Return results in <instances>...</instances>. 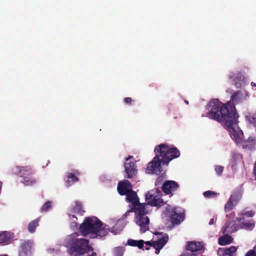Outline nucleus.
Instances as JSON below:
<instances>
[{
    "mask_svg": "<svg viewBox=\"0 0 256 256\" xmlns=\"http://www.w3.org/2000/svg\"><path fill=\"white\" fill-rule=\"evenodd\" d=\"M10 240L5 232L0 234V244L8 242Z\"/></svg>",
    "mask_w": 256,
    "mask_h": 256,
    "instance_id": "bb28decb",
    "label": "nucleus"
},
{
    "mask_svg": "<svg viewBox=\"0 0 256 256\" xmlns=\"http://www.w3.org/2000/svg\"><path fill=\"white\" fill-rule=\"evenodd\" d=\"M73 210L74 212L81 216L85 212V210H82V203L78 201L75 202V206L73 208Z\"/></svg>",
    "mask_w": 256,
    "mask_h": 256,
    "instance_id": "a211bd4d",
    "label": "nucleus"
},
{
    "mask_svg": "<svg viewBox=\"0 0 256 256\" xmlns=\"http://www.w3.org/2000/svg\"><path fill=\"white\" fill-rule=\"evenodd\" d=\"M138 242L137 240H134L132 239H129L127 242L128 245L133 246H136Z\"/></svg>",
    "mask_w": 256,
    "mask_h": 256,
    "instance_id": "473e14b6",
    "label": "nucleus"
},
{
    "mask_svg": "<svg viewBox=\"0 0 256 256\" xmlns=\"http://www.w3.org/2000/svg\"><path fill=\"white\" fill-rule=\"evenodd\" d=\"M251 85H252V89H254V87L256 88V84L254 83V82H251Z\"/></svg>",
    "mask_w": 256,
    "mask_h": 256,
    "instance_id": "de8ad7c7",
    "label": "nucleus"
},
{
    "mask_svg": "<svg viewBox=\"0 0 256 256\" xmlns=\"http://www.w3.org/2000/svg\"><path fill=\"white\" fill-rule=\"evenodd\" d=\"M244 78L242 75L241 73H238L236 76L235 77L234 80V84L236 88H239L241 87L242 82L243 81Z\"/></svg>",
    "mask_w": 256,
    "mask_h": 256,
    "instance_id": "4be33fe9",
    "label": "nucleus"
},
{
    "mask_svg": "<svg viewBox=\"0 0 256 256\" xmlns=\"http://www.w3.org/2000/svg\"><path fill=\"white\" fill-rule=\"evenodd\" d=\"M162 178L160 176H158V178L156 179V186L158 187V185H160L161 184V181L162 180Z\"/></svg>",
    "mask_w": 256,
    "mask_h": 256,
    "instance_id": "4c0bfd02",
    "label": "nucleus"
},
{
    "mask_svg": "<svg viewBox=\"0 0 256 256\" xmlns=\"http://www.w3.org/2000/svg\"><path fill=\"white\" fill-rule=\"evenodd\" d=\"M214 170L218 176H220L223 172L224 167L219 165L216 166Z\"/></svg>",
    "mask_w": 256,
    "mask_h": 256,
    "instance_id": "2f4dec72",
    "label": "nucleus"
},
{
    "mask_svg": "<svg viewBox=\"0 0 256 256\" xmlns=\"http://www.w3.org/2000/svg\"><path fill=\"white\" fill-rule=\"evenodd\" d=\"M124 248L122 247L116 248L114 252V256H122L124 254Z\"/></svg>",
    "mask_w": 256,
    "mask_h": 256,
    "instance_id": "7c9ffc66",
    "label": "nucleus"
},
{
    "mask_svg": "<svg viewBox=\"0 0 256 256\" xmlns=\"http://www.w3.org/2000/svg\"><path fill=\"white\" fill-rule=\"evenodd\" d=\"M245 256H256V252L255 249L248 250Z\"/></svg>",
    "mask_w": 256,
    "mask_h": 256,
    "instance_id": "f704fd0d",
    "label": "nucleus"
},
{
    "mask_svg": "<svg viewBox=\"0 0 256 256\" xmlns=\"http://www.w3.org/2000/svg\"><path fill=\"white\" fill-rule=\"evenodd\" d=\"M80 231L83 236L94 234L96 236H106L110 232L108 226L96 216L86 217L80 226Z\"/></svg>",
    "mask_w": 256,
    "mask_h": 256,
    "instance_id": "20e7f679",
    "label": "nucleus"
},
{
    "mask_svg": "<svg viewBox=\"0 0 256 256\" xmlns=\"http://www.w3.org/2000/svg\"><path fill=\"white\" fill-rule=\"evenodd\" d=\"M73 172L74 173H72V174H74L75 176L76 175L79 176L80 174V172L78 170H74L73 171Z\"/></svg>",
    "mask_w": 256,
    "mask_h": 256,
    "instance_id": "37998d69",
    "label": "nucleus"
},
{
    "mask_svg": "<svg viewBox=\"0 0 256 256\" xmlns=\"http://www.w3.org/2000/svg\"><path fill=\"white\" fill-rule=\"evenodd\" d=\"M202 248V246L200 242H188L186 246V250L191 252H194L200 250Z\"/></svg>",
    "mask_w": 256,
    "mask_h": 256,
    "instance_id": "2eb2a0df",
    "label": "nucleus"
},
{
    "mask_svg": "<svg viewBox=\"0 0 256 256\" xmlns=\"http://www.w3.org/2000/svg\"><path fill=\"white\" fill-rule=\"evenodd\" d=\"M51 202L48 201L42 206L40 208V212H47L51 208Z\"/></svg>",
    "mask_w": 256,
    "mask_h": 256,
    "instance_id": "c756f323",
    "label": "nucleus"
},
{
    "mask_svg": "<svg viewBox=\"0 0 256 256\" xmlns=\"http://www.w3.org/2000/svg\"><path fill=\"white\" fill-rule=\"evenodd\" d=\"M184 102H186V104H188V101H187V100H185Z\"/></svg>",
    "mask_w": 256,
    "mask_h": 256,
    "instance_id": "603ef678",
    "label": "nucleus"
},
{
    "mask_svg": "<svg viewBox=\"0 0 256 256\" xmlns=\"http://www.w3.org/2000/svg\"><path fill=\"white\" fill-rule=\"evenodd\" d=\"M12 172L19 174L20 177L30 176L34 174V171L29 166H16L12 168Z\"/></svg>",
    "mask_w": 256,
    "mask_h": 256,
    "instance_id": "1a4fd4ad",
    "label": "nucleus"
},
{
    "mask_svg": "<svg viewBox=\"0 0 256 256\" xmlns=\"http://www.w3.org/2000/svg\"><path fill=\"white\" fill-rule=\"evenodd\" d=\"M241 197L242 195L238 191H236L234 192L233 194L230 196V199L234 203V204L236 205L240 200Z\"/></svg>",
    "mask_w": 256,
    "mask_h": 256,
    "instance_id": "5701e85b",
    "label": "nucleus"
},
{
    "mask_svg": "<svg viewBox=\"0 0 256 256\" xmlns=\"http://www.w3.org/2000/svg\"><path fill=\"white\" fill-rule=\"evenodd\" d=\"M124 164L126 177L128 178H134L138 174V168L136 161L132 156H130L125 159Z\"/></svg>",
    "mask_w": 256,
    "mask_h": 256,
    "instance_id": "423d86ee",
    "label": "nucleus"
},
{
    "mask_svg": "<svg viewBox=\"0 0 256 256\" xmlns=\"http://www.w3.org/2000/svg\"><path fill=\"white\" fill-rule=\"evenodd\" d=\"M145 248H146V250H150V247H148V246H146Z\"/></svg>",
    "mask_w": 256,
    "mask_h": 256,
    "instance_id": "8fccbe9b",
    "label": "nucleus"
},
{
    "mask_svg": "<svg viewBox=\"0 0 256 256\" xmlns=\"http://www.w3.org/2000/svg\"><path fill=\"white\" fill-rule=\"evenodd\" d=\"M241 227L246 230H252L255 226V224L254 220L249 222H244L240 224Z\"/></svg>",
    "mask_w": 256,
    "mask_h": 256,
    "instance_id": "412c9836",
    "label": "nucleus"
},
{
    "mask_svg": "<svg viewBox=\"0 0 256 256\" xmlns=\"http://www.w3.org/2000/svg\"><path fill=\"white\" fill-rule=\"evenodd\" d=\"M254 248L255 250L256 249V245L254 247Z\"/></svg>",
    "mask_w": 256,
    "mask_h": 256,
    "instance_id": "5fc2aeb1",
    "label": "nucleus"
},
{
    "mask_svg": "<svg viewBox=\"0 0 256 256\" xmlns=\"http://www.w3.org/2000/svg\"><path fill=\"white\" fill-rule=\"evenodd\" d=\"M254 215V212L252 210L240 212L238 214V216H240V217L238 218V222H240L241 220H244V216H246V218H250L252 217Z\"/></svg>",
    "mask_w": 256,
    "mask_h": 256,
    "instance_id": "aec40b11",
    "label": "nucleus"
},
{
    "mask_svg": "<svg viewBox=\"0 0 256 256\" xmlns=\"http://www.w3.org/2000/svg\"><path fill=\"white\" fill-rule=\"evenodd\" d=\"M168 240V236L166 234L162 238H159L158 240L153 242L152 247L154 248L162 249L166 244Z\"/></svg>",
    "mask_w": 256,
    "mask_h": 256,
    "instance_id": "f8f14e48",
    "label": "nucleus"
},
{
    "mask_svg": "<svg viewBox=\"0 0 256 256\" xmlns=\"http://www.w3.org/2000/svg\"><path fill=\"white\" fill-rule=\"evenodd\" d=\"M154 152L156 156L148 163L146 168L148 174H159L161 172L162 164H168L172 160L178 158L180 154L176 147L166 144L157 145Z\"/></svg>",
    "mask_w": 256,
    "mask_h": 256,
    "instance_id": "7ed1b4c3",
    "label": "nucleus"
},
{
    "mask_svg": "<svg viewBox=\"0 0 256 256\" xmlns=\"http://www.w3.org/2000/svg\"><path fill=\"white\" fill-rule=\"evenodd\" d=\"M39 221L40 218H38L29 223L28 230L30 232L32 233L35 232L36 228L38 226Z\"/></svg>",
    "mask_w": 256,
    "mask_h": 256,
    "instance_id": "6ab92c4d",
    "label": "nucleus"
},
{
    "mask_svg": "<svg viewBox=\"0 0 256 256\" xmlns=\"http://www.w3.org/2000/svg\"><path fill=\"white\" fill-rule=\"evenodd\" d=\"M22 182L26 186H31L36 182V180L32 177L24 176Z\"/></svg>",
    "mask_w": 256,
    "mask_h": 256,
    "instance_id": "b1692460",
    "label": "nucleus"
},
{
    "mask_svg": "<svg viewBox=\"0 0 256 256\" xmlns=\"http://www.w3.org/2000/svg\"><path fill=\"white\" fill-rule=\"evenodd\" d=\"M223 256H233V255L230 252H228L227 250L224 248L223 251Z\"/></svg>",
    "mask_w": 256,
    "mask_h": 256,
    "instance_id": "58836bf2",
    "label": "nucleus"
},
{
    "mask_svg": "<svg viewBox=\"0 0 256 256\" xmlns=\"http://www.w3.org/2000/svg\"><path fill=\"white\" fill-rule=\"evenodd\" d=\"M78 178L72 172L66 173V176L64 178L65 185L66 187H69L75 182H78Z\"/></svg>",
    "mask_w": 256,
    "mask_h": 256,
    "instance_id": "9b49d317",
    "label": "nucleus"
},
{
    "mask_svg": "<svg viewBox=\"0 0 256 256\" xmlns=\"http://www.w3.org/2000/svg\"><path fill=\"white\" fill-rule=\"evenodd\" d=\"M96 254L95 252H92V254L90 256H96Z\"/></svg>",
    "mask_w": 256,
    "mask_h": 256,
    "instance_id": "09e8293b",
    "label": "nucleus"
},
{
    "mask_svg": "<svg viewBox=\"0 0 256 256\" xmlns=\"http://www.w3.org/2000/svg\"><path fill=\"white\" fill-rule=\"evenodd\" d=\"M145 244L147 246H152V244H153V242H151L150 241H147V242H145Z\"/></svg>",
    "mask_w": 256,
    "mask_h": 256,
    "instance_id": "79ce46f5",
    "label": "nucleus"
},
{
    "mask_svg": "<svg viewBox=\"0 0 256 256\" xmlns=\"http://www.w3.org/2000/svg\"><path fill=\"white\" fill-rule=\"evenodd\" d=\"M70 218H75L76 220H77V218L74 214H70Z\"/></svg>",
    "mask_w": 256,
    "mask_h": 256,
    "instance_id": "c03bdc74",
    "label": "nucleus"
},
{
    "mask_svg": "<svg viewBox=\"0 0 256 256\" xmlns=\"http://www.w3.org/2000/svg\"><path fill=\"white\" fill-rule=\"evenodd\" d=\"M156 250V251H155V253L156 254H158L159 253H160V251L161 249H159V248H155Z\"/></svg>",
    "mask_w": 256,
    "mask_h": 256,
    "instance_id": "49530a36",
    "label": "nucleus"
},
{
    "mask_svg": "<svg viewBox=\"0 0 256 256\" xmlns=\"http://www.w3.org/2000/svg\"><path fill=\"white\" fill-rule=\"evenodd\" d=\"M170 220L172 226L179 225L185 218L184 210L179 208H174L170 212Z\"/></svg>",
    "mask_w": 256,
    "mask_h": 256,
    "instance_id": "0eeeda50",
    "label": "nucleus"
},
{
    "mask_svg": "<svg viewBox=\"0 0 256 256\" xmlns=\"http://www.w3.org/2000/svg\"><path fill=\"white\" fill-rule=\"evenodd\" d=\"M232 224V226H234V224H233L232 222H227L223 229L224 231H223V232L224 233H225V232H228V233H232L233 232H236V229L234 228V230H232V228H230V225Z\"/></svg>",
    "mask_w": 256,
    "mask_h": 256,
    "instance_id": "393cba45",
    "label": "nucleus"
},
{
    "mask_svg": "<svg viewBox=\"0 0 256 256\" xmlns=\"http://www.w3.org/2000/svg\"><path fill=\"white\" fill-rule=\"evenodd\" d=\"M204 197L207 198H211L216 197L217 196V194L212 191L207 190L204 192L203 194Z\"/></svg>",
    "mask_w": 256,
    "mask_h": 256,
    "instance_id": "c85d7f7f",
    "label": "nucleus"
},
{
    "mask_svg": "<svg viewBox=\"0 0 256 256\" xmlns=\"http://www.w3.org/2000/svg\"><path fill=\"white\" fill-rule=\"evenodd\" d=\"M179 186L178 182L174 180H166L162 185V189L166 194L173 195L178 188Z\"/></svg>",
    "mask_w": 256,
    "mask_h": 256,
    "instance_id": "6e6552de",
    "label": "nucleus"
},
{
    "mask_svg": "<svg viewBox=\"0 0 256 256\" xmlns=\"http://www.w3.org/2000/svg\"><path fill=\"white\" fill-rule=\"evenodd\" d=\"M228 252L233 254L236 251L237 248L234 246H231L229 248H226Z\"/></svg>",
    "mask_w": 256,
    "mask_h": 256,
    "instance_id": "72a5a7b5",
    "label": "nucleus"
},
{
    "mask_svg": "<svg viewBox=\"0 0 256 256\" xmlns=\"http://www.w3.org/2000/svg\"><path fill=\"white\" fill-rule=\"evenodd\" d=\"M156 192H158V195H154L150 192H147L145 194L146 203H140L139 202L133 206L132 208V210L136 215V224L140 228V230L142 233L145 232L149 228L150 220L146 216L148 213L147 206L150 205L159 208L164 206L166 204L164 200L159 197V194L161 193L160 192L159 190H156Z\"/></svg>",
    "mask_w": 256,
    "mask_h": 256,
    "instance_id": "f03ea898",
    "label": "nucleus"
},
{
    "mask_svg": "<svg viewBox=\"0 0 256 256\" xmlns=\"http://www.w3.org/2000/svg\"><path fill=\"white\" fill-rule=\"evenodd\" d=\"M92 248L88 246V240L85 238L76 239L71 245L70 250L74 256L84 254Z\"/></svg>",
    "mask_w": 256,
    "mask_h": 256,
    "instance_id": "39448f33",
    "label": "nucleus"
},
{
    "mask_svg": "<svg viewBox=\"0 0 256 256\" xmlns=\"http://www.w3.org/2000/svg\"><path fill=\"white\" fill-rule=\"evenodd\" d=\"M138 242L136 246H138L139 248H142L144 247V242L143 240H138Z\"/></svg>",
    "mask_w": 256,
    "mask_h": 256,
    "instance_id": "c9c22d12",
    "label": "nucleus"
},
{
    "mask_svg": "<svg viewBox=\"0 0 256 256\" xmlns=\"http://www.w3.org/2000/svg\"><path fill=\"white\" fill-rule=\"evenodd\" d=\"M233 238L228 234L224 235L219 238L218 242L220 245L225 246L230 244Z\"/></svg>",
    "mask_w": 256,
    "mask_h": 256,
    "instance_id": "f3484780",
    "label": "nucleus"
},
{
    "mask_svg": "<svg viewBox=\"0 0 256 256\" xmlns=\"http://www.w3.org/2000/svg\"><path fill=\"white\" fill-rule=\"evenodd\" d=\"M254 174L255 176V180H256V162H255V163L254 164Z\"/></svg>",
    "mask_w": 256,
    "mask_h": 256,
    "instance_id": "a19ab883",
    "label": "nucleus"
},
{
    "mask_svg": "<svg viewBox=\"0 0 256 256\" xmlns=\"http://www.w3.org/2000/svg\"><path fill=\"white\" fill-rule=\"evenodd\" d=\"M242 92H240V91H236L231 96L230 100L232 101V102H229L234 104L235 106V104H238L242 102ZM228 103V102L226 104Z\"/></svg>",
    "mask_w": 256,
    "mask_h": 256,
    "instance_id": "dca6fc26",
    "label": "nucleus"
},
{
    "mask_svg": "<svg viewBox=\"0 0 256 256\" xmlns=\"http://www.w3.org/2000/svg\"><path fill=\"white\" fill-rule=\"evenodd\" d=\"M256 143V139L254 137H249L247 140H242L241 144L243 148L251 150L253 148Z\"/></svg>",
    "mask_w": 256,
    "mask_h": 256,
    "instance_id": "4468645a",
    "label": "nucleus"
},
{
    "mask_svg": "<svg viewBox=\"0 0 256 256\" xmlns=\"http://www.w3.org/2000/svg\"><path fill=\"white\" fill-rule=\"evenodd\" d=\"M214 223V218H211L209 222V224L210 225H212Z\"/></svg>",
    "mask_w": 256,
    "mask_h": 256,
    "instance_id": "a18cd8bd",
    "label": "nucleus"
},
{
    "mask_svg": "<svg viewBox=\"0 0 256 256\" xmlns=\"http://www.w3.org/2000/svg\"><path fill=\"white\" fill-rule=\"evenodd\" d=\"M236 206L232 201L229 198L228 201L226 204L224 206V210L226 212H228L232 210L234 207Z\"/></svg>",
    "mask_w": 256,
    "mask_h": 256,
    "instance_id": "a878e982",
    "label": "nucleus"
},
{
    "mask_svg": "<svg viewBox=\"0 0 256 256\" xmlns=\"http://www.w3.org/2000/svg\"><path fill=\"white\" fill-rule=\"evenodd\" d=\"M0 256H8L6 254H2V255H0Z\"/></svg>",
    "mask_w": 256,
    "mask_h": 256,
    "instance_id": "864d4df0",
    "label": "nucleus"
},
{
    "mask_svg": "<svg viewBox=\"0 0 256 256\" xmlns=\"http://www.w3.org/2000/svg\"><path fill=\"white\" fill-rule=\"evenodd\" d=\"M124 101L126 104H131L132 102V100L131 98L128 97V98H124Z\"/></svg>",
    "mask_w": 256,
    "mask_h": 256,
    "instance_id": "e433bc0d",
    "label": "nucleus"
},
{
    "mask_svg": "<svg viewBox=\"0 0 256 256\" xmlns=\"http://www.w3.org/2000/svg\"><path fill=\"white\" fill-rule=\"evenodd\" d=\"M234 76H230V78H234Z\"/></svg>",
    "mask_w": 256,
    "mask_h": 256,
    "instance_id": "3c124183",
    "label": "nucleus"
},
{
    "mask_svg": "<svg viewBox=\"0 0 256 256\" xmlns=\"http://www.w3.org/2000/svg\"><path fill=\"white\" fill-rule=\"evenodd\" d=\"M126 199L128 202L132 204V206L140 202L139 198H138L136 192L132 190L126 194Z\"/></svg>",
    "mask_w": 256,
    "mask_h": 256,
    "instance_id": "ddd939ff",
    "label": "nucleus"
},
{
    "mask_svg": "<svg viewBox=\"0 0 256 256\" xmlns=\"http://www.w3.org/2000/svg\"><path fill=\"white\" fill-rule=\"evenodd\" d=\"M120 221H118L112 227V232L116 234L118 232L122 230L124 226H122V227L120 228Z\"/></svg>",
    "mask_w": 256,
    "mask_h": 256,
    "instance_id": "cd10ccee",
    "label": "nucleus"
},
{
    "mask_svg": "<svg viewBox=\"0 0 256 256\" xmlns=\"http://www.w3.org/2000/svg\"><path fill=\"white\" fill-rule=\"evenodd\" d=\"M180 256H196V254L191 252H186L182 254Z\"/></svg>",
    "mask_w": 256,
    "mask_h": 256,
    "instance_id": "ea45409f",
    "label": "nucleus"
},
{
    "mask_svg": "<svg viewBox=\"0 0 256 256\" xmlns=\"http://www.w3.org/2000/svg\"><path fill=\"white\" fill-rule=\"evenodd\" d=\"M208 112L206 116L220 123L229 132L230 135L237 144H241L244 138L242 132H238L233 126L236 125L239 117L234 104L228 102L226 104L218 99L211 100L208 103Z\"/></svg>",
    "mask_w": 256,
    "mask_h": 256,
    "instance_id": "f257e3e1",
    "label": "nucleus"
},
{
    "mask_svg": "<svg viewBox=\"0 0 256 256\" xmlns=\"http://www.w3.org/2000/svg\"><path fill=\"white\" fill-rule=\"evenodd\" d=\"M132 186L131 183L126 180L118 182V191L121 196H124L132 190Z\"/></svg>",
    "mask_w": 256,
    "mask_h": 256,
    "instance_id": "9d476101",
    "label": "nucleus"
}]
</instances>
